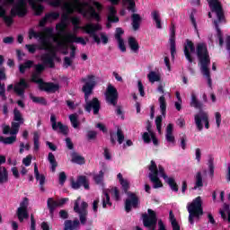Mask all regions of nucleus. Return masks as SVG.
Instances as JSON below:
<instances>
[{
    "mask_svg": "<svg viewBox=\"0 0 230 230\" xmlns=\"http://www.w3.org/2000/svg\"><path fill=\"white\" fill-rule=\"evenodd\" d=\"M105 100L108 105H112L113 107H116V105H118L119 92L116 87L111 85V84H110L106 89Z\"/></svg>",
    "mask_w": 230,
    "mask_h": 230,
    "instance_id": "nucleus-15",
    "label": "nucleus"
},
{
    "mask_svg": "<svg viewBox=\"0 0 230 230\" xmlns=\"http://www.w3.org/2000/svg\"><path fill=\"white\" fill-rule=\"evenodd\" d=\"M71 161L72 163H75V164H85L84 156H82V155H79L76 151L71 153Z\"/></svg>",
    "mask_w": 230,
    "mask_h": 230,
    "instance_id": "nucleus-38",
    "label": "nucleus"
},
{
    "mask_svg": "<svg viewBox=\"0 0 230 230\" xmlns=\"http://www.w3.org/2000/svg\"><path fill=\"white\" fill-rule=\"evenodd\" d=\"M146 130L147 131H144L142 135V138L144 143H146V145H149V143H151L152 134H153L151 120H146Z\"/></svg>",
    "mask_w": 230,
    "mask_h": 230,
    "instance_id": "nucleus-28",
    "label": "nucleus"
},
{
    "mask_svg": "<svg viewBox=\"0 0 230 230\" xmlns=\"http://www.w3.org/2000/svg\"><path fill=\"white\" fill-rule=\"evenodd\" d=\"M140 206V198L136 194V192H131L128 190V198L125 199V211L126 213H130L133 209H137Z\"/></svg>",
    "mask_w": 230,
    "mask_h": 230,
    "instance_id": "nucleus-11",
    "label": "nucleus"
},
{
    "mask_svg": "<svg viewBox=\"0 0 230 230\" xmlns=\"http://www.w3.org/2000/svg\"><path fill=\"white\" fill-rule=\"evenodd\" d=\"M37 69L38 66H35V72L31 75V82L33 84H38L40 91H44L45 93H57L59 91L60 86L58 84H54L53 82H44L42 78H39Z\"/></svg>",
    "mask_w": 230,
    "mask_h": 230,
    "instance_id": "nucleus-3",
    "label": "nucleus"
},
{
    "mask_svg": "<svg viewBox=\"0 0 230 230\" xmlns=\"http://www.w3.org/2000/svg\"><path fill=\"white\" fill-rule=\"evenodd\" d=\"M167 184H169L172 191H175V193H178L179 185L177 181H175V178H172V176H167Z\"/></svg>",
    "mask_w": 230,
    "mask_h": 230,
    "instance_id": "nucleus-42",
    "label": "nucleus"
},
{
    "mask_svg": "<svg viewBox=\"0 0 230 230\" xmlns=\"http://www.w3.org/2000/svg\"><path fill=\"white\" fill-rule=\"evenodd\" d=\"M60 13L58 12H50L48 13V21H58Z\"/></svg>",
    "mask_w": 230,
    "mask_h": 230,
    "instance_id": "nucleus-59",
    "label": "nucleus"
},
{
    "mask_svg": "<svg viewBox=\"0 0 230 230\" xmlns=\"http://www.w3.org/2000/svg\"><path fill=\"white\" fill-rule=\"evenodd\" d=\"M33 103H40V105H47L48 101L46 97H38V95H31Z\"/></svg>",
    "mask_w": 230,
    "mask_h": 230,
    "instance_id": "nucleus-51",
    "label": "nucleus"
},
{
    "mask_svg": "<svg viewBox=\"0 0 230 230\" xmlns=\"http://www.w3.org/2000/svg\"><path fill=\"white\" fill-rule=\"evenodd\" d=\"M81 186H84V190H90V183L87 180V176L80 174L77 176V180H71V187L73 190H80Z\"/></svg>",
    "mask_w": 230,
    "mask_h": 230,
    "instance_id": "nucleus-20",
    "label": "nucleus"
},
{
    "mask_svg": "<svg viewBox=\"0 0 230 230\" xmlns=\"http://www.w3.org/2000/svg\"><path fill=\"white\" fill-rule=\"evenodd\" d=\"M122 35H124V30L122 28H116L115 39L118 41V45H119Z\"/></svg>",
    "mask_w": 230,
    "mask_h": 230,
    "instance_id": "nucleus-62",
    "label": "nucleus"
},
{
    "mask_svg": "<svg viewBox=\"0 0 230 230\" xmlns=\"http://www.w3.org/2000/svg\"><path fill=\"white\" fill-rule=\"evenodd\" d=\"M104 179V171H99L98 174H94L93 181L95 184H102Z\"/></svg>",
    "mask_w": 230,
    "mask_h": 230,
    "instance_id": "nucleus-55",
    "label": "nucleus"
},
{
    "mask_svg": "<svg viewBox=\"0 0 230 230\" xmlns=\"http://www.w3.org/2000/svg\"><path fill=\"white\" fill-rule=\"evenodd\" d=\"M50 123L54 132H60V134H63V136H67L69 132L68 126H66V124H63L61 120H58V122L55 113H51L50 115Z\"/></svg>",
    "mask_w": 230,
    "mask_h": 230,
    "instance_id": "nucleus-16",
    "label": "nucleus"
},
{
    "mask_svg": "<svg viewBox=\"0 0 230 230\" xmlns=\"http://www.w3.org/2000/svg\"><path fill=\"white\" fill-rule=\"evenodd\" d=\"M151 16L153 17V21L156 23V28H158V30H162L163 26L159 12H152Z\"/></svg>",
    "mask_w": 230,
    "mask_h": 230,
    "instance_id": "nucleus-44",
    "label": "nucleus"
},
{
    "mask_svg": "<svg viewBox=\"0 0 230 230\" xmlns=\"http://www.w3.org/2000/svg\"><path fill=\"white\" fill-rule=\"evenodd\" d=\"M208 6L212 13H215L219 22L226 19L225 11L218 0H208Z\"/></svg>",
    "mask_w": 230,
    "mask_h": 230,
    "instance_id": "nucleus-17",
    "label": "nucleus"
},
{
    "mask_svg": "<svg viewBox=\"0 0 230 230\" xmlns=\"http://www.w3.org/2000/svg\"><path fill=\"white\" fill-rule=\"evenodd\" d=\"M47 206H48V209L49 211V215H50L51 218H53L54 213H55L57 208H58V201H56V199H54V198H48Z\"/></svg>",
    "mask_w": 230,
    "mask_h": 230,
    "instance_id": "nucleus-31",
    "label": "nucleus"
},
{
    "mask_svg": "<svg viewBox=\"0 0 230 230\" xmlns=\"http://www.w3.org/2000/svg\"><path fill=\"white\" fill-rule=\"evenodd\" d=\"M66 22H63V20L61 22L57 24L56 30L58 31V35L59 37H61L62 35H64V33H66Z\"/></svg>",
    "mask_w": 230,
    "mask_h": 230,
    "instance_id": "nucleus-52",
    "label": "nucleus"
},
{
    "mask_svg": "<svg viewBox=\"0 0 230 230\" xmlns=\"http://www.w3.org/2000/svg\"><path fill=\"white\" fill-rule=\"evenodd\" d=\"M48 161L50 164V170L52 172V173H55V172H57V168L58 166V162L54 155V153H52V151H49V155H48Z\"/></svg>",
    "mask_w": 230,
    "mask_h": 230,
    "instance_id": "nucleus-34",
    "label": "nucleus"
},
{
    "mask_svg": "<svg viewBox=\"0 0 230 230\" xmlns=\"http://www.w3.org/2000/svg\"><path fill=\"white\" fill-rule=\"evenodd\" d=\"M147 78L149 80V82L151 84H155V82H160L161 81V76L160 75H157V73H155V71H151L148 75H147Z\"/></svg>",
    "mask_w": 230,
    "mask_h": 230,
    "instance_id": "nucleus-48",
    "label": "nucleus"
},
{
    "mask_svg": "<svg viewBox=\"0 0 230 230\" xmlns=\"http://www.w3.org/2000/svg\"><path fill=\"white\" fill-rule=\"evenodd\" d=\"M180 146L181 147L182 150H186L187 148V141H188V137L186 135V133H184V135H181V137H180Z\"/></svg>",
    "mask_w": 230,
    "mask_h": 230,
    "instance_id": "nucleus-58",
    "label": "nucleus"
},
{
    "mask_svg": "<svg viewBox=\"0 0 230 230\" xmlns=\"http://www.w3.org/2000/svg\"><path fill=\"white\" fill-rule=\"evenodd\" d=\"M65 42L68 44H82V46H86L87 42L84 40V37H76L74 33H66L64 37Z\"/></svg>",
    "mask_w": 230,
    "mask_h": 230,
    "instance_id": "nucleus-23",
    "label": "nucleus"
},
{
    "mask_svg": "<svg viewBox=\"0 0 230 230\" xmlns=\"http://www.w3.org/2000/svg\"><path fill=\"white\" fill-rule=\"evenodd\" d=\"M55 58H57L56 51H50V53H46L41 57L43 64L49 66L51 69L55 67Z\"/></svg>",
    "mask_w": 230,
    "mask_h": 230,
    "instance_id": "nucleus-24",
    "label": "nucleus"
},
{
    "mask_svg": "<svg viewBox=\"0 0 230 230\" xmlns=\"http://www.w3.org/2000/svg\"><path fill=\"white\" fill-rule=\"evenodd\" d=\"M6 156L5 155H0V184H6L9 182V171L5 165Z\"/></svg>",
    "mask_w": 230,
    "mask_h": 230,
    "instance_id": "nucleus-18",
    "label": "nucleus"
},
{
    "mask_svg": "<svg viewBox=\"0 0 230 230\" xmlns=\"http://www.w3.org/2000/svg\"><path fill=\"white\" fill-rule=\"evenodd\" d=\"M34 37L35 39H38L40 37L41 41L42 49H47L48 46H49V42L46 37V35H39L34 30H31L29 33V39H32Z\"/></svg>",
    "mask_w": 230,
    "mask_h": 230,
    "instance_id": "nucleus-29",
    "label": "nucleus"
},
{
    "mask_svg": "<svg viewBox=\"0 0 230 230\" xmlns=\"http://www.w3.org/2000/svg\"><path fill=\"white\" fill-rule=\"evenodd\" d=\"M196 53L198 60L201 65V73L206 76L208 87H212V78L210 75L209 66H211V58L207 44L200 43L197 45Z\"/></svg>",
    "mask_w": 230,
    "mask_h": 230,
    "instance_id": "nucleus-2",
    "label": "nucleus"
},
{
    "mask_svg": "<svg viewBox=\"0 0 230 230\" xmlns=\"http://www.w3.org/2000/svg\"><path fill=\"white\" fill-rule=\"evenodd\" d=\"M155 125H156L157 131L159 132V134H161L162 127H163V115H157L155 119Z\"/></svg>",
    "mask_w": 230,
    "mask_h": 230,
    "instance_id": "nucleus-57",
    "label": "nucleus"
},
{
    "mask_svg": "<svg viewBox=\"0 0 230 230\" xmlns=\"http://www.w3.org/2000/svg\"><path fill=\"white\" fill-rule=\"evenodd\" d=\"M149 172H149V179L151 182H153L155 190H158V188H163L164 183L159 178V169L157 167L155 160H151V164L149 165Z\"/></svg>",
    "mask_w": 230,
    "mask_h": 230,
    "instance_id": "nucleus-8",
    "label": "nucleus"
},
{
    "mask_svg": "<svg viewBox=\"0 0 230 230\" xmlns=\"http://www.w3.org/2000/svg\"><path fill=\"white\" fill-rule=\"evenodd\" d=\"M128 44L131 51H133L134 53H137V51H139L140 46L135 37H129V39L128 40Z\"/></svg>",
    "mask_w": 230,
    "mask_h": 230,
    "instance_id": "nucleus-41",
    "label": "nucleus"
},
{
    "mask_svg": "<svg viewBox=\"0 0 230 230\" xmlns=\"http://www.w3.org/2000/svg\"><path fill=\"white\" fill-rule=\"evenodd\" d=\"M70 123L73 127V128H78L79 127V120H78V115L77 113H71L69 115Z\"/></svg>",
    "mask_w": 230,
    "mask_h": 230,
    "instance_id": "nucleus-49",
    "label": "nucleus"
},
{
    "mask_svg": "<svg viewBox=\"0 0 230 230\" xmlns=\"http://www.w3.org/2000/svg\"><path fill=\"white\" fill-rule=\"evenodd\" d=\"M59 217L64 221V230H77L80 229L81 221H79L78 217L75 219H68L69 212L68 210H65V208H61L59 210Z\"/></svg>",
    "mask_w": 230,
    "mask_h": 230,
    "instance_id": "nucleus-6",
    "label": "nucleus"
},
{
    "mask_svg": "<svg viewBox=\"0 0 230 230\" xmlns=\"http://www.w3.org/2000/svg\"><path fill=\"white\" fill-rule=\"evenodd\" d=\"M219 214L221 215V218L223 220H227L230 222V205L228 203H224L223 208H220Z\"/></svg>",
    "mask_w": 230,
    "mask_h": 230,
    "instance_id": "nucleus-36",
    "label": "nucleus"
},
{
    "mask_svg": "<svg viewBox=\"0 0 230 230\" xmlns=\"http://www.w3.org/2000/svg\"><path fill=\"white\" fill-rule=\"evenodd\" d=\"M110 141L111 145H113V146H115L117 141L119 145H122V143H124L125 136L122 128H119V126H118L116 133L115 131H110Z\"/></svg>",
    "mask_w": 230,
    "mask_h": 230,
    "instance_id": "nucleus-21",
    "label": "nucleus"
},
{
    "mask_svg": "<svg viewBox=\"0 0 230 230\" xmlns=\"http://www.w3.org/2000/svg\"><path fill=\"white\" fill-rule=\"evenodd\" d=\"M194 122L196 123V127L198 130H199V132L203 130L204 124H205V128L208 130L210 124H209V115L208 111H204V110H201V111H199V113H196V115H194Z\"/></svg>",
    "mask_w": 230,
    "mask_h": 230,
    "instance_id": "nucleus-9",
    "label": "nucleus"
},
{
    "mask_svg": "<svg viewBox=\"0 0 230 230\" xmlns=\"http://www.w3.org/2000/svg\"><path fill=\"white\" fill-rule=\"evenodd\" d=\"M28 13V3L25 0H14L13 6L11 9V17H26Z\"/></svg>",
    "mask_w": 230,
    "mask_h": 230,
    "instance_id": "nucleus-7",
    "label": "nucleus"
},
{
    "mask_svg": "<svg viewBox=\"0 0 230 230\" xmlns=\"http://www.w3.org/2000/svg\"><path fill=\"white\" fill-rule=\"evenodd\" d=\"M165 139L168 143H175V137L173 135V124H172V122L167 124Z\"/></svg>",
    "mask_w": 230,
    "mask_h": 230,
    "instance_id": "nucleus-32",
    "label": "nucleus"
},
{
    "mask_svg": "<svg viewBox=\"0 0 230 230\" xmlns=\"http://www.w3.org/2000/svg\"><path fill=\"white\" fill-rule=\"evenodd\" d=\"M2 80H7L6 73L4 67H0V96L3 102H6V89L4 84H2Z\"/></svg>",
    "mask_w": 230,
    "mask_h": 230,
    "instance_id": "nucleus-25",
    "label": "nucleus"
},
{
    "mask_svg": "<svg viewBox=\"0 0 230 230\" xmlns=\"http://www.w3.org/2000/svg\"><path fill=\"white\" fill-rule=\"evenodd\" d=\"M102 30V26L101 24H93L92 22L85 24L84 28H82V31H84L87 35H90L96 42V44H101V39L97 35V31H101Z\"/></svg>",
    "mask_w": 230,
    "mask_h": 230,
    "instance_id": "nucleus-14",
    "label": "nucleus"
},
{
    "mask_svg": "<svg viewBox=\"0 0 230 230\" xmlns=\"http://www.w3.org/2000/svg\"><path fill=\"white\" fill-rule=\"evenodd\" d=\"M214 26L216 28V31H217V39L219 40V46H223L224 45L223 33L219 28V24L217 21H214Z\"/></svg>",
    "mask_w": 230,
    "mask_h": 230,
    "instance_id": "nucleus-50",
    "label": "nucleus"
},
{
    "mask_svg": "<svg viewBox=\"0 0 230 230\" xmlns=\"http://www.w3.org/2000/svg\"><path fill=\"white\" fill-rule=\"evenodd\" d=\"M13 120L19 123V128H21V125L24 123V117H22V113L18 108H13Z\"/></svg>",
    "mask_w": 230,
    "mask_h": 230,
    "instance_id": "nucleus-39",
    "label": "nucleus"
},
{
    "mask_svg": "<svg viewBox=\"0 0 230 230\" xmlns=\"http://www.w3.org/2000/svg\"><path fill=\"white\" fill-rule=\"evenodd\" d=\"M29 87L30 85L28 82L25 80V78H21L20 81L14 85L13 84H11L10 85H7V92L11 93V91H13V89L17 96H20V98H24L25 91L26 89H29Z\"/></svg>",
    "mask_w": 230,
    "mask_h": 230,
    "instance_id": "nucleus-13",
    "label": "nucleus"
},
{
    "mask_svg": "<svg viewBox=\"0 0 230 230\" xmlns=\"http://www.w3.org/2000/svg\"><path fill=\"white\" fill-rule=\"evenodd\" d=\"M64 0H50L49 1V6H53V8H59L62 6Z\"/></svg>",
    "mask_w": 230,
    "mask_h": 230,
    "instance_id": "nucleus-61",
    "label": "nucleus"
},
{
    "mask_svg": "<svg viewBox=\"0 0 230 230\" xmlns=\"http://www.w3.org/2000/svg\"><path fill=\"white\" fill-rule=\"evenodd\" d=\"M34 176H35L36 181H39V182H40V191H42V193H44V191H46V189H45L46 176H45V174H40L37 164H34Z\"/></svg>",
    "mask_w": 230,
    "mask_h": 230,
    "instance_id": "nucleus-26",
    "label": "nucleus"
},
{
    "mask_svg": "<svg viewBox=\"0 0 230 230\" xmlns=\"http://www.w3.org/2000/svg\"><path fill=\"white\" fill-rule=\"evenodd\" d=\"M20 129V124L19 122H17V120H13V122H11V130H10V134L13 137H16V134H18Z\"/></svg>",
    "mask_w": 230,
    "mask_h": 230,
    "instance_id": "nucleus-46",
    "label": "nucleus"
},
{
    "mask_svg": "<svg viewBox=\"0 0 230 230\" xmlns=\"http://www.w3.org/2000/svg\"><path fill=\"white\" fill-rule=\"evenodd\" d=\"M36 3H44V0H30L29 1V4H31L34 12V15H36L37 17H40V15H42L45 10V6H43V4H36Z\"/></svg>",
    "mask_w": 230,
    "mask_h": 230,
    "instance_id": "nucleus-27",
    "label": "nucleus"
},
{
    "mask_svg": "<svg viewBox=\"0 0 230 230\" xmlns=\"http://www.w3.org/2000/svg\"><path fill=\"white\" fill-rule=\"evenodd\" d=\"M40 133L39 131H34L33 133V144L34 150H40Z\"/></svg>",
    "mask_w": 230,
    "mask_h": 230,
    "instance_id": "nucleus-56",
    "label": "nucleus"
},
{
    "mask_svg": "<svg viewBox=\"0 0 230 230\" xmlns=\"http://www.w3.org/2000/svg\"><path fill=\"white\" fill-rule=\"evenodd\" d=\"M87 208H88L87 201H82L81 208H80V203L78 199H75V205H74V211L75 213H77V215H79V220L82 226H85L87 222V217H88Z\"/></svg>",
    "mask_w": 230,
    "mask_h": 230,
    "instance_id": "nucleus-10",
    "label": "nucleus"
},
{
    "mask_svg": "<svg viewBox=\"0 0 230 230\" xmlns=\"http://www.w3.org/2000/svg\"><path fill=\"white\" fill-rule=\"evenodd\" d=\"M86 6H89L88 3H80V0H75V10H76L78 13H81L83 17H86L87 13H89L92 19H95L97 22H101V15L96 12L95 8H93V6H89L87 12Z\"/></svg>",
    "mask_w": 230,
    "mask_h": 230,
    "instance_id": "nucleus-5",
    "label": "nucleus"
},
{
    "mask_svg": "<svg viewBox=\"0 0 230 230\" xmlns=\"http://www.w3.org/2000/svg\"><path fill=\"white\" fill-rule=\"evenodd\" d=\"M196 48L195 44L192 42V40H190L187 39L186 44L183 47V53L185 55V58L188 60L190 64H193L194 58L191 55V53H195Z\"/></svg>",
    "mask_w": 230,
    "mask_h": 230,
    "instance_id": "nucleus-22",
    "label": "nucleus"
},
{
    "mask_svg": "<svg viewBox=\"0 0 230 230\" xmlns=\"http://www.w3.org/2000/svg\"><path fill=\"white\" fill-rule=\"evenodd\" d=\"M81 82L84 84L82 87L85 102L84 111L86 112H92L93 111L94 116H98L102 109L100 99H98V97H93L90 101V96H92L93 89H95L97 85L96 77L93 75H88L86 78H82Z\"/></svg>",
    "mask_w": 230,
    "mask_h": 230,
    "instance_id": "nucleus-1",
    "label": "nucleus"
},
{
    "mask_svg": "<svg viewBox=\"0 0 230 230\" xmlns=\"http://www.w3.org/2000/svg\"><path fill=\"white\" fill-rule=\"evenodd\" d=\"M148 214H143V225L149 230H155L157 226V214L153 208H147Z\"/></svg>",
    "mask_w": 230,
    "mask_h": 230,
    "instance_id": "nucleus-12",
    "label": "nucleus"
},
{
    "mask_svg": "<svg viewBox=\"0 0 230 230\" xmlns=\"http://www.w3.org/2000/svg\"><path fill=\"white\" fill-rule=\"evenodd\" d=\"M97 136H98L97 131H94V129H88L87 131L88 141H93V139H96Z\"/></svg>",
    "mask_w": 230,
    "mask_h": 230,
    "instance_id": "nucleus-60",
    "label": "nucleus"
},
{
    "mask_svg": "<svg viewBox=\"0 0 230 230\" xmlns=\"http://www.w3.org/2000/svg\"><path fill=\"white\" fill-rule=\"evenodd\" d=\"M190 107H194V109H199V112H202L204 104L203 102H201V101H199L196 93H191Z\"/></svg>",
    "mask_w": 230,
    "mask_h": 230,
    "instance_id": "nucleus-37",
    "label": "nucleus"
},
{
    "mask_svg": "<svg viewBox=\"0 0 230 230\" xmlns=\"http://www.w3.org/2000/svg\"><path fill=\"white\" fill-rule=\"evenodd\" d=\"M44 33L45 35H47L48 37H51L53 39L54 42L58 43V46L59 48H64L66 46L64 41H59L58 37H55L54 35V30L53 28H45L44 30Z\"/></svg>",
    "mask_w": 230,
    "mask_h": 230,
    "instance_id": "nucleus-33",
    "label": "nucleus"
},
{
    "mask_svg": "<svg viewBox=\"0 0 230 230\" xmlns=\"http://www.w3.org/2000/svg\"><path fill=\"white\" fill-rule=\"evenodd\" d=\"M0 0V18L3 19L6 26L10 27L13 24V19L11 15H6V10L3 4H1ZM14 0H4V4H13Z\"/></svg>",
    "mask_w": 230,
    "mask_h": 230,
    "instance_id": "nucleus-19",
    "label": "nucleus"
},
{
    "mask_svg": "<svg viewBox=\"0 0 230 230\" xmlns=\"http://www.w3.org/2000/svg\"><path fill=\"white\" fill-rule=\"evenodd\" d=\"M66 179H67L66 172H65V171H61L58 175L59 184H61V186H64Z\"/></svg>",
    "mask_w": 230,
    "mask_h": 230,
    "instance_id": "nucleus-63",
    "label": "nucleus"
},
{
    "mask_svg": "<svg viewBox=\"0 0 230 230\" xmlns=\"http://www.w3.org/2000/svg\"><path fill=\"white\" fill-rule=\"evenodd\" d=\"M158 102L160 103V111H161L162 116L165 118L166 111H167V102H166V97L164 93L163 95H160Z\"/></svg>",
    "mask_w": 230,
    "mask_h": 230,
    "instance_id": "nucleus-40",
    "label": "nucleus"
},
{
    "mask_svg": "<svg viewBox=\"0 0 230 230\" xmlns=\"http://www.w3.org/2000/svg\"><path fill=\"white\" fill-rule=\"evenodd\" d=\"M202 204L203 201L201 196H197V198H194V199H192L190 205H189V222L190 224H191V226H193L194 224V218H199V217H202V215H204Z\"/></svg>",
    "mask_w": 230,
    "mask_h": 230,
    "instance_id": "nucleus-4",
    "label": "nucleus"
},
{
    "mask_svg": "<svg viewBox=\"0 0 230 230\" xmlns=\"http://www.w3.org/2000/svg\"><path fill=\"white\" fill-rule=\"evenodd\" d=\"M172 41L176 42V30L174 25H172V27L171 28V36L169 39L170 44H172Z\"/></svg>",
    "mask_w": 230,
    "mask_h": 230,
    "instance_id": "nucleus-64",
    "label": "nucleus"
},
{
    "mask_svg": "<svg viewBox=\"0 0 230 230\" xmlns=\"http://www.w3.org/2000/svg\"><path fill=\"white\" fill-rule=\"evenodd\" d=\"M34 65V62L32 60H27V62H24V64H21L19 66V71L22 75H24L26 73L27 69H31L32 66Z\"/></svg>",
    "mask_w": 230,
    "mask_h": 230,
    "instance_id": "nucleus-43",
    "label": "nucleus"
},
{
    "mask_svg": "<svg viewBox=\"0 0 230 230\" xmlns=\"http://www.w3.org/2000/svg\"><path fill=\"white\" fill-rule=\"evenodd\" d=\"M203 176L201 171H198L196 173V185H194V190H197V188H203Z\"/></svg>",
    "mask_w": 230,
    "mask_h": 230,
    "instance_id": "nucleus-47",
    "label": "nucleus"
},
{
    "mask_svg": "<svg viewBox=\"0 0 230 230\" xmlns=\"http://www.w3.org/2000/svg\"><path fill=\"white\" fill-rule=\"evenodd\" d=\"M132 28L134 31H137L141 26L142 17L139 13H132L131 15Z\"/></svg>",
    "mask_w": 230,
    "mask_h": 230,
    "instance_id": "nucleus-30",
    "label": "nucleus"
},
{
    "mask_svg": "<svg viewBox=\"0 0 230 230\" xmlns=\"http://www.w3.org/2000/svg\"><path fill=\"white\" fill-rule=\"evenodd\" d=\"M17 217L19 222H24L25 218H29V212L22 206V203H20V207L17 208Z\"/></svg>",
    "mask_w": 230,
    "mask_h": 230,
    "instance_id": "nucleus-35",
    "label": "nucleus"
},
{
    "mask_svg": "<svg viewBox=\"0 0 230 230\" xmlns=\"http://www.w3.org/2000/svg\"><path fill=\"white\" fill-rule=\"evenodd\" d=\"M215 158L214 156H209L208 157V170H209V175L210 177H214L215 175Z\"/></svg>",
    "mask_w": 230,
    "mask_h": 230,
    "instance_id": "nucleus-53",
    "label": "nucleus"
},
{
    "mask_svg": "<svg viewBox=\"0 0 230 230\" xmlns=\"http://www.w3.org/2000/svg\"><path fill=\"white\" fill-rule=\"evenodd\" d=\"M17 137H4V135H0V143H4V145H13L15 143Z\"/></svg>",
    "mask_w": 230,
    "mask_h": 230,
    "instance_id": "nucleus-45",
    "label": "nucleus"
},
{
    "mask_svg": "<svg viewBox=\"0 0 230 230\" xmlns=\"http://www.w3.org/2000/svg\"><path fill=\"white\" fill-rule=\"evenodd\" d=\"M122 190L124 193H126L127 197H128L129 190H130V183L128 180H126V178H123L122 176V185H121Z\"/></svg>",
    "mask_w": 230,
    "mask_h": 230,
    "instance_id": "nucleus-54",
    "label": "nucleus"
}]
</instances>
